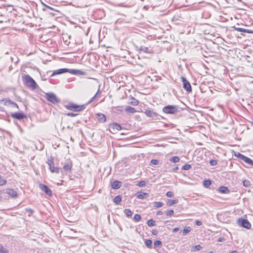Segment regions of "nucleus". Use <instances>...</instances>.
<instances>
[{
    "label": "nucleus",
    "mask_w": 253,
    "mask_h": 253,
    "mask_svg": "<svg viewBox=\"0 0 253 253\" xmlns=\"http://www.w3.org/2000/svg\"><path fill=\"white\" fill-rule=\"evenodd\" d=\"M235 156L237 157H238L239 159H240V160H242V158H243L244 157V155L241 154L239 152H236V153H235Z\"/></svg>",
    "instance_id": "nucleus-44"
},
{
    "label": "nucleus",
    "mask_w": 253,
    "mask_h": 253,
    "mask_svg": "<svg viewBox=\"0 0 253 253\" xmlns=\"http://www.w3.org/2000/svg\"><path fill=\"white\" fill-rule=\"evenodd\" d=\"M178 203L177 200H169V201L167 203V205L168 206H171L174 204H176Z\"/></svg>",
    "instance_id": "nucleus-25"
},
{
    "label": "nucleus",
    "mask_w": 253,
    "mask_h": 253,
    "mask_svg": "<svg viewBox=\"0 0 253 253\" xmlns=\"http://www.w3.org/2000/svg\"><path fill=\"white\" fill-rule=\"evenodd\" d=\"M155 221L153 219H151L150 220H148V221H147V225L150 226V227H151V226H153L154 225H155Z\"/></svg>",
    "instance_id": "nucleus-35"
},
{
    "label": "nucleus",
    "mask_w": 253,
    "mask_h": 253,
    "mask_svg": "<svg viewBox=\"0 0 253 253\" xmlns=\"http://www.w3.org/2000/svg\"><path fill=\"white\" fill-rule=\"evenodd\" d=\"M163 111L167 114H173L178 111V107L174 105H168L163 108Z\"/></svg>",
    "instance_id": "nucleus-3"
},
{
    "label": "nucleus",
    "mask_w": 253,
    "mask_h": 253,
    "mask_svg": "<svg viewBox=\"0 0 253 253\" xmlns=\"http://www.w3.org/2000/svg\"><path fill=\"white\" fill-rule=\"evenodd\" d=\"M151 163L154 165H157L159 163V161L156 159H153L151 161Z\"/></svg>",
    "instance_id": "nucleus-45"
},
{
    "label": "nucleus",
    "mask_w": 253,
    "mask_h": 253,
    "mask_svg": "<svg viewBox=\"0 0 253 253\" xmlns=\"http://www.w3.org/2000/svg\"><path fill=\"white\" fill-rule=\"evenodd\" d=\"M18 62V61H15V63H17Z\"/></svg>",
    "instance_id": "nucleus-62"
},
{
    "label": "nucleus",
    "mask_w": 253,
    "mask_h": 253,
    "mask_svg": "<svg viewBox=\"0 0 253 253\" xmlns=\"http://www.w3.org/2000/svg\"><path fill=\"white\" fill-rule=\"evenodd\" d=\"M174 213V211L172 210H168L166 211V214L168 216L170 217Z\"/></svg>",
    "instance_id": "nucleus-39"
},
{
    "label": "nucleus",
    "mask_w": 253,
    "mask_h": 253,
    "mask_svg": "<svg viewBox=\"0 0 253 253\" xmlns=\"http://www.w3.org/2000/svg\"><path fill=\"white\" fill-rule=\"evenodd\" d=\"M6 193L13 198L17 197L18 196L17 192L12 189H7L6 190Z\"/></svg>",
    "instance_id": "nucleus-14"
},
{
    "label": "nucleus",
    "mask_w": 253,
    "mask_h": 253,
    "mask_svg": "<svg viewBox=\"0 0 253 253\" xmlns=\"http://www.w3.org/2000/svg\"><path fill=\"white\" fill-rule=\"evenodd\" d=\"M67 115L68 116H70V117H75V116H76L77 115V114H74V113H69L67 114Z\"/></svg>",
    "instance_id": "nucleus-50"
},
{
    "label": "nucleus",
    "mask_w": 253,
    "mask_h": 253,
    "mask_svg": "<svg viewBox=\"0 0 253 253\" xmlns=\"http://www.w3.org/2000/svg\"><path fill=\"white\" fill-rule=\"evenodd\" d=\"M218 191L220 193H224V194H226V193H228L229 192V190L228 189V188L226 187H225V186H220L219 187Z\"/></svg>",
    "instance_id": "nucleus-20"
},
{
    "label": "nucleus",
    "mask_w": 253,
    "mask_h": 253,
    "mask_svg": "<svg viewBox=\"0 0 253 253\" xmlns=\"http://www.w3.org/2000/svg\"><path fill=\"white\" fill-rule=\"evenodd\" d=\"M0 253H8V251L5 249L0 244Z\"/></svg>",
    "instance_id": "nucleus-41"
},
{
    "label": "nucleus",
    "mask_w": 253,
    "mask_h": 253,
    "mask_svg": "<svg viewBox=\"0 0 253 253\" xmlns=\"http://www.w3.org/2000/svg\"><path fill=\"white\" fill-rule=\"evenodd\" d=\"M46 163L48 164L49 168L52 167V166H54L53 158L50 157V158L48 159Z\"/></svg>",
    "instance_id": "nucleus-29"
},
{
    "label": "nucleus",
    "mask_w": 253,
    "mask_h": 253,
    "mask_svg": "<svg viewBox=\"0 0 253 253\" xmlns=\"http://www.w3.org/2000/svg\"><path fill=\"white\" fill-rule=\"evenodd\" d=\"M235 29L237 31H239V32H245V33H253V31L250 30L249 29H246L241 28H235Z\"/></svg>",
    "instance_id": "nucleus-24"
},
{
    "label": "nucleus",
    "mask_w": 253,
    "mask_h": 253,
    "mask_svg": "<svg viewBox=\"0 0 253 253\" xmlns=\"http://www.w3.org/2000/svg\"><path fill=\"white\" fill-rule=\"evenodd\" d=\"M206 62L207 63H208L209 62V61H206Z\"/></svg>",
    "instance_id": "nucleus-63"
},
{
    "label": "nucleus",
    "mask_w": 253,
    "mask_h": 253,
    "mask_svg": "<svg viewBox=\"0 0 253 253\" xmlns=\"http://www.w3.org/2000/svg\"><path fill=\"white\" fill-rule=\"evenodd\" d=\"M139 51L140 52H143L144 53H151L152 52V49H150L149 48L144 46H141L139 47Z\"/></svg>",
    "instance_id": "nucleus-19"
},
{
    "label": "nucleus",
    "mask_w": 253,
    "mask_h": 253,
    "mask_svg": "<svg viewBox=\"0 0 253 253\" xmlns=\"http://www.w3.org/2000/svg\"><path fill=\"white\" fill-rule=\"evenodd\" d=\"M178 169V167H175V168L174 169V170H177V169Z\"/></svg>",
    "instance_id": "nucleus-59"
},
{
    "label": "nucleus",
    "mask_w": 253,
    "mask_h": 253,
    "mask_svg": "<svg viewBox=\"0 0 253 253\" xmlns=\"http://www.w3.org/2000/svg\"><path fill=\"white\" fill-rule=\"evenodd\" d=\"M202 66H203V68H204L205 69H206V67L205 66V64H202Z\"/></svg>",
    "instance_id": "nucleus-58"
},
{
    "label": "nucleus",
    "mask_w": 253,
    "mask_h": 253,
    "mask_svg": "<svg viewBox=\"0 0 253 253\" xmlns=\"http://www.w3.org/2000/svg\"><path fill=\"white\" fill-rule=\"evenodd\" d=\"M126 111L129 114H132L136 112V110L132 107L127 106L126 108Z\"/></svg>",
    "instance_id": "nucleus-22"
},
{
    "label": "nucleus",
    "mask_w": 253,
    "mask_h": 253,
    "mask_svg": "<svg viewBox=\"0 0 253 253\" xmlns=\"http://www.w3.org/2000/svg\"><path fill=\"white\" fill-rule=\"evenodd\" d=\"M6 183V180L4 179H0V186H3L5 185Z\"/></svg>",
    "instance_id": "nucleus-48"
},
{
    "label": "nucleus",
    "mask_w": 253,
    "mask_h": 253,
    "mask_svg": "<svg viewBox=\"0 0 253 253\" xmlns=\"http://www.w3.org/2000/svg\"><path fill=\"white\" fill-rule=\"evenodd\" d=\"M202 249V247L200 245H198L192 247V251H200Z\"/></svg>",
    "instance_id": "nucleus-36"
},
{
    "label": "nucleus",
    "mask_w": 253,
    "mask_h": 253,
    "mask_svg": "<svg viewBox=\"0 0 253 253\" xmlns=\"http://www.w3.org/2000/svg\"><path fill=\"white\" fill-rule=\"evenodd\" d=\"M11 66H10L9 67V69H10V70H11Z\"/></svg>",
    "instance_id": "nucleus-61"
},
{
    "label": "nucleus",
    "mask_w": 253,
    "mask_h": 253,
    "mask_svg": "<svg viewBox=\"0 0 253 253\" xmlns=\"http://www.w3.org/2000/svg\"><path fill=\"white\" fill-rule=\"evenodd\" d=\"M45 5V6L46 7H47V8H48V9H49L50 10H53V8H52L51 7H50V6H49L48 5Z\"/></svg>",
    "instance_id": "nucleus-56"
},
{
    "label": "nucleus",
    "mask_w": 253,
    "mask_h": 253,
    "mask_svg": "<svg viewBox=\"0 0 253 253\" xmlns=\"http://www.w3.org/2000/svg\"><path fill=\"white\" fill-rule=\"evenodd\" d=\"M124 213L127 217H130L132 215V212L130 209H126L124 210Z\"/></svg>",
    "instance_id": "nucleus-30"
},
{
    "label": "nucleus",
    "mask_w": 253,
    "mask_h": 253,
    "mask_svg": "<svg viewBox=\"0 0 253 253\" xmlns=\"http://www.w3.org/2000/svg\"><path fill=\"white\" fill-rule=\"evenodd\" d=\"M39 187L48 196H51L52 195L51 190L46 185L43 184H40Z\"/></svg>",
    "instance_id": "nucleus-8"
},
{
    "label": "nucleus",
    "mask_w": 253,
    "mask_h": 253,
    "mask_svg": "<svg viewBox=\"0 0 253 253\" xmlns=\"http://www.w3.org/2000/svg\"><path fill=\"white\" fill-rule=\"evenodd\" d=\"M166 196L168 197H173L174 196V193L171 191H169L166 193Z\"/></svg>",
    "instance_id": "nucleus-46"
},
{
    "label": "nucleus",
    "mask_w": 253,
    "mask_h": 253,
    "mask_svg": "<svg viewBox=\"0 0 253 253\" xmlns=\"http://www.w3.org/2000/svg\"><path fill=\"white\" fill-rule=\"evenodd\" d=\"M162 246V242L161 241H159V240H156L154 242V248H160Z\"/></svg>",
    "instance_id": "nucleus-33"
},
{
    "label": "nucleus",
    "mask_w": 253,
    "mask_h": 253,
    "mask_svg": "<svg viewBox=\"0 0 253 253\" xmlns=\"http://www.w3.org/2000/svg\"><path fill=\"white\" fill-rule=\"evenodd\" d=\"M72 166V162L70 161L63 165V169L66 172H71Z\"/></svg>",
    "instance_id": "nucleus-10"
},
{
    "label": "nucleus",
    "mask_w": 253,
    "mask_h": 253,
    "mask_svg": "<svg viewBox=\"0 0 253 253\" xmlns=\"http://www.w3.org/2000/svg\"><path fill=\"white\" fill-rule=\"evenodd\" d=\"M112 127H113V128L116 129H117L118 130H120L122 128V126H121L120 125H119V124H118L117 123H113L112 124Z\"/></svg>",
    "instance_id": "nucleus-27"
},
{
    "label": "nucleus",
    "mask_w": 253,
    "mask_h": 253,
    "mask_svg": "<svg viewBox=\"0 0 253 253\" xmlns=\"http://www.w3.org/2000/svg\"><path fill=\"white\" fill-rule=\"evenodd\" d=\"M191 231V228L189 226L185 227L182 233L183 235H185L189 233Z\"/></svg>",
    "instance_id": "nucleus-26"
},
{
    "label": "nucleus",
    "mask_w": 253,
    "mask_h": 253,
    "mask_svg": "<svg viewBox=\"0 0 253 253\" xmlns=\"http://www.w3.org/2000/svg\"><path fill=\"white\" fill-rule=\"evenodd\" d=\"M196 224L198 226H201L202 224V222L201 221L197 220L196 222Z\"/></svg>",
    "instance_id": "nucleus-51"
},
{
    "label": "nucleus",
    "mask_w": 253,
    "mask_h": 253,
    "mask_svg": "<svg viewBox=\"0 0 253 253\" xmlns=\"http://www.w3.org/2000/svg\"><path fill=\"white\" fill-rule=\"evenodd\" d=\"M209 253H213L212 252H211Z\"/></svg>",
    "instance_id": "nucleus-64"
},
{
    "label": "nucleus",
    "mask_w": 253,
    "mask_h": 253,
    "mask_svg": "<svg viewBox=\"0 0 253 253\" xmlns=\"http://www.w3.org/2000/svg\"><path fill=\"white\" fill-rule=\"evenodd\" d=\"M238 224L246 229H250L251 228V224L250 222L246 219L239 218L238 220Z\"/></svg>",
    "instance_id": "nucleus-5"
},
{
    "label": "nucleus",
    "mask_w": 253,
    "mask_h": 253,
    "mask_svg": "<svg viewBox=\"0 0 253 253\" xmlns=\"http://www.w3.org/2000/svg\"><path fill=\"white\" fill-rule=\"evenodd\" d=\"M133 219L135 221H139L141 219V216L140 214H135L133 217Z\"/></svg>",
    "instance_id": "nucleus-38"
},
{
    "label": "nucleus",
    "mask_w": 253,
    "mask_h": 253,
    "mask_svg": "<svg viewBox=\"0 0 253 253\" xmlns=\"http://www.w3.org/2000/svg\"><path fill=\"white\" fill-rule=\"evenodd\" d=\"M145 245L147 247H148V248H152V241L150 240V239H148L147 240L145 241Z\"/></svg>",
    "instance_id": "nucleus-28"
},
{
    "label": "nucleus",
    "mask_w": 253,
    "mask_h": 253,
    "mask_svg": "<svg viewBox=\"0 0 253 253\" xmlns=\"http://www.w3.org/2000/svg\"><path fill=\"white\" fill-rule=\"evenodd\" d=\"M69 69L66 68L60 69L57 70H55L52 73L51 76H54L55 75H58L62 74L66 72H69Z\"/></svg>",
    "instance_id": "nucleus-15"
},
{
    "label": "nucleus",
    "mask_w": 253,
    "mask_h": 253,
    "mask_svg": "<svg viewBox=\"0 0 253 253\" xmlns=\"http://www.w3.org/2000/svg\"><path fill=\"white\" fill-rule=\"evenodd\" d=\"M181 81L183 82V87L187 91L190 92L192 91V87L190 83L184 77H181Z\"/></svg>",
    "instance_id": "nucleus-6"
},
{
    "label": "nucleus",
    "mask_w": 253,
    "mask_h": 253,
    "mask_svg": "<svg viewBox=\"0 0 253 253\" xmlns=\"http://www.w3.org/2000/svg\"><path fill=\"white\" fill-rule=\"evenodd\" d=\"M45 98L47 101L53 104H57L59 102L60 100L57 96L52 92H47L45 93Z\"/></svg>",
    "instance_id": "nucleus-2"
},
{
    "label": "nucleus",
    "mask_w": 253,
    "mask_h": 253,
    "mask_svg": "<svg viewBox=\"0 0 253 253\" xmlns=\"http://www.w3.org/2000/svg\"><path fill=\"white\" fill-rule=\"evenodd\" d=\"M242 160L250 166H253V160L245 156H244Z\"/></svg>",
    "instance_id": "nucleus-17"
},
{
    "label": "nucleus",
    "mask_w": 253,
    "mask_h": 253,
    "mask_svg": "<svg viewBox=\"0 0 253 253\" xmlns=\"http://www.w3.org/2000/svg\"><path fill=\"white\" fill-rule=\"evenodd\" d=\"M11 117L13 118L18 120H21L24 118H26L27 117L25 114H24L23 112L21 111L20 112H16L11 113L10 115Z\"/></svg>",
    "instance_id": "nucleus-7"
},
{
    "label": "nucleus",
    "mask_w": 253,
    "mask_h": 253,
    "mask_svg": "<svg viewBox=\"0 0 253 253\" xmlns=\"http://www.w3.org/2000/svg\"><path fill=\"white\" fill-rule=\"evenodd\" d=\"M179 158L177 156H174L172 157L170 159V161L173 163H177L179 161Z\"/></svg>",
    "instance_id": "nucleus-37"
},
{
    "label": "nucleus",
    "mask_w": 253,
    "mask_h": 253,
    "mask_svg": "<svg viewBox=\"0 0 253 253\" xmlns=\"http://www.w3.org/2000/svg\"><path fill=\"white\" fill-rule=\"evenodd\" d=\"M26 211H27L28 212H29L31 213V214H32V213H33V211H33V210H32V209H26Z\"/></svg>",
    "instance_id": "nucleus-54"
},
{
    "label": "nucleus",
    "mask_w": 253,
    "mask_h": 253,
    "mask_svg": "<svg viewBox=\"0 0 253 253\" xmlns=\"http://www.w3.org/2000/svg\"><path fill=\"white\" fill-rule=\"evenodd\" d=\"M163 214V212L162 211H158L157 212V215H162Z\"/></svg>",
    "instance_id": "nucleus-55"
},
{
    "label": "nucleus",
    "mask_w": 253,
    "mask_h": 253,
    "mask_svg": "<svg viewBox=\"0 0 253 253\" xmlns=\"http://www.w3.org/2000/svg\"><path fill=\"white\" fill-rule=\"evenodd\" d=\"M210 164L211 166H214L217 165V162L216 160H211L210 162Z\"/></svg>",
    "instance_id": "nucleus-47"
},
{
    "label": "nucleus",
    "mask_w": 253,
    "mask_h": 253,
    "mask_svg": "<svg viewBox=\"0 0 253 253\" xmlns=\"http://www.w3.org/2000/svg\"><path fill=\"white\" fill-rule=\"evenodd\" d=\"M137 185L139 187H144L146 185V182L144 181H140L137 184Z\"/></svg>",
    "instance_id": "nucleus-43"
},
{
    "label": "nucleus",
    "mask_w": 253,
    "mask_h": 253,
    "mask_svg": "<svg viewBox=\"0 0 253 253\" xmlns=\"http://www.w3.org/2000/svg\"><path fill=\"white\" fill-rule=\"evenodd\" d=\"M152 233L153 235L156 236L158 234V231L156 229L153 230Z\"/></svg>",
    "instance_id": "nucleus-49"
},
{
    "label": "nucleus",
    "mask_w": 253,
    "mask_h": 253,
    "mask_svg": "<svg viewBox=\"0 0 253 253\" xmlns=\"http://www.w3.org/2000/svg\"><path fill=\"white\" fill-rule=\"evenodd\" d=\"M243 185L246 187H249L251 185V182L248 180H245L243 181Z\"/></svg>",
    "instance_id": "nucleus-40"
},
{
    "label": "nucleus",
    "mask_w": 253,
    "mask_h": 253,
    "mask_svg": "<svg viewBox=\"0 0 253 253\" xmlns=\"http://www.w3.org/2000/svg\"><path fill=\"white\" fill-rule=\"evenodd\" d=\"M231 253H238V252L236 251H233L231 252Z\"/></svg>",
    "instance_id": "nucleus-57"
},
{
    "label": "nucleus",
    "mask_w": 253,
    "mask_h": 253,
    "mask_svg": "<svg viewBox=\"0 0 253 253\" xmlns=\"http://www.w3.org/2000/svg\"><path fill=\"white\" fill-rule=\"evenodd\" d=\"M97 116L98 120L99 122L104 123L106 121V117L104 114L101 113H98Z\"/></svg>",
    "instance_id": "nucleus-18"
},
{
    "label": "nucleus",
    "mask_w": 253,
    "mask_h": 253,
    "mask_svg": "<svg viewBox=\"0 0 253 253\" xmlns=\"http://www.w3.org/2000/svg\"><path fill=\"white\" fill-rule=\"evenodd\" d=\"M191 168V166L189 164H186V165H184L183 167H182V169H184V170H189Z\"/></svg>",
    "instance_id": "nucleus-42"
},
{
    "label": "nucleus",
    "mask_w": 253,
    "mask_h": 253,
    "mask_svg": "<svg viewBox=\"0 0 253 253\" xmlns=\"http://www.w3.org/2000/svg\"><path fill=\"white\" fill-rule=\"evenodd\" d=\"M135 196L138 199H145L149 196V194L142 191H139L135 194Z\"/></svg>",
    "instance_id": "nucleus-9"
},
{
    "label": "nucleus",
    "mask_w": 253,
    "mask_h": 253,
    "mask_svg": "<svg viewBox=\"0 0 253 253\" xmlns=\"http://www.w3.org/2000/svg\"><path fill=\"white\" fill-rule=\"evenodd\" d=\"M122 198L120 196H117L114 199V202L117 205L120 204L121 202Z\"/></svg>",
    "instance_id": "nucleus-32"
},
{
    "label": "nucleus",
    "mask_w": 253,
    "mask_h": 253,
    "mask_svg": "<svg viewBox=\"0 0 253 253\" xmlns=\"http://www.w3.org/2000/svg\"><path fill=\"white\" fill-rule=\"evenodd\" d=\"M163 203L161 202H155L154 203V206L157 208L162 207L163 206Z\"/></svg>",
    "instance_id": "nucleus-34"
},
{
    "label": "nucleus",
    "mask_w": 253,
    "mask_h": 253,
    "mask_svg": "<svg viewBox=\"0 0 253 253\" xmlns=\"http://www.w3.org/2000/svg\"><path fill=\"white\" fill-rule=\"evenodd\" d=\"M179 230V228L178 227H175L173 229L172 232H176Z\"/></svg>",
    "instance_id": "nucleus-53"
},
{
    "label": "nucleus",
    "mask_w": 253,
    "mask_h": 253,
    "mask_svg": "<svg viewBox=\"0 0 253 253\" xmlns=\"http://www.w3.org/2000/svg\"><path fill=\"white\" fill-rule=\"evenodd\" d=\"M5 106H12L17 109H19L18 105L14 102L11 101L10 99H6L5 100V102L4 103Z\"/></svg>",
    "instance_id": "nucleus-13"
},
{
    "label": "nucleus",
    "mask_w": 253,
    "mask_h": 253,
    "mask_svg": "<svg viewBox=\"0 0 253 253\" xmlns=\"http://www.w3.org/2000/svg\"><path fill=\"white\" fill-rule=\"evenodd\" d=\"M22 80L24 84L29 88L35 89L38 86L34 80L29 75H25L23 76Z\"/></svg>",
    "instance_id": "nucleus-1"
},
{
    "label": "nucleus",
    "mask_w": 253,
    "mask_h": 253,
    "mask_svg": "<svg viewBox=\"0 0 253 253\" xmlns=\"http://www.w3.org/2000/svg\"><path fill=\"white\" fill-rule=\"evenodd\" d=\"M211 184V180H205L203 182V185L206 188H208Z\"/></svg>",
    "instance_id": "nucleus-31"
},
{
    "label": "nucleus",
    "mask_w": 253,
    "mask_h": 253,
    "mask_svg": "<svg viewBox=\"0 0 253 253\" xmlns=\"http://www.w3.org/2000/svg\"><path fill=\"white\" fill-rule=\"evenodd\" d=\"M224 240H225L224 238H223V237H220L218 239V241L219 242H223Z\"/></svg>",
    "instance_id": "nucleus-52"
},
{
    "label": "nucleus",
    "mask_w": 253,
    "mask_h": 253,
    "mask_svg": "<svg viewBox=\"0 0 253 253\" xmlns=\"http://www.w3.org/2000/svg\"><path fill=\"white\" fill-rule=\"evenodd\" d=\"M65 107L67 109L74 111H81L84 109V105L80 106L73 103H69Z\"/></svg>",
    "instance_id": "nucleus-4"
},
{
    "label": "nucleus",
    "mask_w": 253,
    "mask_h": 253,
    "mask_svg": "<svg viewBox=\"0 0 253 253\" xmlns=\"http://www.w3.org/2000/svg\"><path fill=\"white\" fill-rule=\"evenodd\" d=\"M69 72L76 75H85L86 74L85 72L77 69H69Z\"/></svg>",
    "instance_id": "nucleus-11"
},
{
    "label": "nucleus",
    "mask_w": 253,
    "mask_h": 253,
    "mask_svg": "<svg viewBox=\"0 0 253 253\" xmlns=\"http://www.w3.org/2000/svg\"><path fill=\"white\" fill-rule=\"evenodd\" d=\"M11 59L12 60V62H13V57H11Z\"/></svg>",
    "instance_id": "nucleus-60"
},
{
    "label": "nucleus",
    "mask_w": 253,
    "mask_h": 253,
    "mask_svg": "<svg viewBox=\"0 0 253 253\" xmlns=\"http://www.w3.org/2000/svg\"><path fill=\"white\" fill-rule=\"evenodd\" d=\"M144 113L148 117L154 118L157 117L158 114L156 112H154L149 109H146Z\"/></svg>",
    "instance_id": "nucleus-12"
},
{
    "label": "nucleus",
    "mask_w": 253,
    "mask_h": 253,
    "mask_svg": "<svg viewBox=\"0 0 253 253\" xmlns=\"http://www.w3.org/2000/svg\"><path fill=\"white\" fill-rule=\"evenodd\" d=\"M139 101L137 99H135V98L131 97L130 98V101L129 102V104L134 105L136 106L138 104Z\"/></svg>",
    "instance_id": "nucleus-23"
},
{
    "label": "nucleus",
    "mask_w": 253,
    "mask_h": 253,
    "mask_svg": "<svg viewBox=\"0 0 253 253\" xmlns=\"http://www.w3.org/2000/svg\"><path fill=\"white\" fill-rule=\"evenodd\" d=\"M121 182L118 180H115L112 183V187L113 189H118L121 186Z\"/></svg>",
    "instance_id": "nucleus-16"
},
{
    "label": "nucleus",
    "mask_w": 253,
    "mask_h": 253,
    "mask_svg": "<svg viewBox=\"0 0 253 253\" xmlns=\"http://www.w3.org/2000/svg\"><path fill=\"white\" fill-rule=\"evenodd\" d=\"M60 169V168L54 167V166H52V167L49 168V169L51 172H55L56 173H59Z\"/></svg>",
    "instance_id": "nucleus-21"
}]
</instances>
